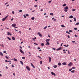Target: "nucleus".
Masks as SVG:
<instances>
[{"label": "nucleus", "mask_w": 79, "mask_h": 79, "mask_svg": "<svg viewBox=\"0 0 79 79\" xmlns=\"http://www.w3.org/2000/svg\"><path fill=\"white\" fill-rule=\"evenodd\" d=\"M79 22H78L76 23L75 24L76 25H79Z\"/></svg>", "instance_id": "nucleus-38"}, {"label": "nucleus", "mask_w": 79, "mask_h": 79, "mask_svg": "<svg viewBox=\"0 0 79 79\" xmlns=\"http://www.w3.org/2000/svg\"><path fill=\"white\" fill-rule=\"evenodd\" d=\"M7 39H8L10 40H11V38H10L9 37H8L7 38Z\"/></svg>", "instance_id": "nucleus-29"}, {"label": "nucleus", "mask_w": 79, "mask_h": 79, "mask_svg": "<svg viewBox=\"0 0 79 79\" xmlns=\"http://www.w3.org/2000/svg\"><path fill=\"white\" fill-rule=\"evenodd\" d=\"M72 11H76V9H73L72 10Z\"/></svg>", "instance_id": "nucleus-41"}, {"label": "nucleus", "mask_w": 79, "mask_h": 79, "mask_svg": "<svg viewBox=\"0 0 79 79\" xmlns=\"http://www.w3.org/2000/svg\"><path fill=\"white\" fill-rule=\"evenodd\" d=\"M73 16L72 15H71L69 17V18H73Z\"/></svg>", "instance_id": "nucleus-21"}, {"label": "nucleus", "mask_w": 79, "mask_h": 79, "mask_svg": "<svg viewBox=\"0 0 79 79\" xmlns=\"http://www.w3.org/2000/svg\"><path fill=\"white\" fill-rule=\"evenodd\" d=\"M51 74H52V75H54V76H56V74H55V73H54L53 72H51Z\"/></svg>", "instance_id": "nucleus-8"}, {"label": "nucleus", "mask_w": 79, "mask_h": 79, "mask_svg": "<svg viewBox=\"0 0 79 79\" xmlns=\"http://www.w3.org/2000/svg\"><path fill=\"white\" fill-rule=\"evenodd\" d=\"M66 5V4H64L63 5V6H65Z\"/></svg>", "instance_id": "nucleus-40"}, {"label": "nucleus", "mask_w": 79, "mask_h": 79, "mask_svg": "<svg viewBox=\"0 0 79 79\" xmlns=\"http://www.w3.org/2000/svg\"><path fill=\"white\" fill-rule=\"evenodd\" d=\"M50 45V43L48 42H47L46 44H45L46 45Z\"/></svg>", "instance_id": "nucleus-9"}, {"label": "nucleus", "mask_w": 79, "mask_h": 79, "mask_svg": "<svg viewBox=\"0 0 79 79\" xmlns=\"http://www.w3.org/2000/svg\"><path fill=\"white\" fill-rule=\"evenodd\" d=\"M58 67V66L56 65H55L54 66H53V67L54 68H56L57 67Z\"/></svg>", "instance_id": "nucleus-14"}, {"label": "nucleus", "mask_w": 79, "mask_h": 79, "mask_svg": "<svg viewBox=\"0 0 79 79\" xmlns=\"http://www.w3.org/2000/svg\"><path fill=\"white\" fill-rule=\"evenodd\" d=\"M34 7H35V8H37V5H36L34 6Z\"/></svg>", "instance_id": "nucleus-51"}, {"label": "nucleus", "mask_w": 79, "mask_h": 79, "mask_svg": "<svg viewBox=\"0 0 79 79\" xmlns=\"http://www.w3.org/2000/svg\"><path fill=\"white\" fill-rule=\"evenodd\" d=\"M38 50H39V49H40V48L38 47Z\"/></svg>", "instance_id": "nucleus-62"}, {"label": "nucleus", "mask_w": 79, "mask_h": 79, "mask_svg": "<svg viewBox=\"0 0 79 79\" xmlns=\"http://www.w3.org/2000/svg\"><path fill=\"white\" fill-rule=\"evenodd\" d=\"M31 65L32 66V67H33V68H35V67L34 66V65L32 63H31Z\"/></svg>", "instance_id": "nucleus-11"}, {"label": "nucleus", "mask_w": 79, "mask_h": 79, "mask_svg": "<svg viewBox=\"0 0 79 79\" xmlns=\"http://www.w3.org/2000/svg\"><path fill=\"white\" fill-rule=\"evenodd\" d=\"M22 11H23V10H19V12H22Z\"/></svg>", "instance_id": "nucleus-54"}, {"label": "nucleus", "mask_w": 79, "mask_h": 79, "mask_svg": "<svg viewBox=\"0 0 79 79\" xmlns=\"http://www.w3.org/2000/svg\"><path fill=\"white\" fill-rule=\"evenodd\" d=\"M34 45H38V44H37V43H34Z\"/></svg>", "instance_id": "nucleus-45"}, {"label": "nucleus", "mask_w": 79, "mask_h": 79, "mask_svg": "<svg viewBox=\"0 0 79 79\" xmlns=\"http://www.w3.org/2000/svg\"><path fill=\"white\" fill-rule=\"evenodd\" d=\"M57 44H60V43H59V41H57Z\"/></svg>", "instance_id": "nucleus-61"}, {"label": "nucleus", "mask_w": 79, "mask_h": 79, "mask_svg": "<svg viewBox=\"0 0 79 79\" xmlns=\"http://www.w3.org/2000/svg\"><path fill=\"white\" fill-rule=\"evenodd\" d=\"M31 19H32V20H34V19H35V18H34V17H33L31 18Z\"/></svg>", "instance_id": "nucleus-24"}, {"label": "nucleus", "mask_w": 79, "mask_h": 79, "mask_svg": "<svg viewBox=\"0 0 79 79\" xmlns=\"http://www.w3.org/2000/svg\"><path fill=\"white\" fill-rule=\"evenodd\" d=\"M69 32H72L73 31H72V30H69Z\"/></svg>", "instance_id": "nucleus-52"}, {"label": "nucleus", "mask_w": 79, "mask_h": 79, "mask_svg": "<svg viewBox=\"0 0 79 79\" xmlns=\"http://www.w3.org/2000/svg\"><path fill=\"white\" fill-rule=\"evenodd\" d=\"M19 51H20V52H21L22 53H23V54H24V52H23V50H21V49H20V50H19Z\"/></svg>", "instance_id": "nucleus-7"}, {"label": "nucleus", "mask_w": 79, "mask_h": 79, "mask_svg": "<svg viewBox=\"0 0 79 79\" xmlns=\"http://www.w3.org/2000/svg\"><path fill=\"white\" fill-rule=\"evenodd\" d=\"M64 11H65V12H67L68 11V9H65Z\"/></svg>", "instance_id": "nucleus-18"}, {"label": "nucleus", "mask_w": 79, "mask_h": 79, "mask_svg": "<svg viewBox=\"0 0 79 79\" xmlns=\"http://www.w3.org/2000/svg\"><path fill=\"white\" fill-rule=\"evenodd\" d=\"M66 33H67V34H70V33H69V31H67L66 32Z\"/></svg>", "instance_id": "nucleus-36"}, {"label": "nucleus", "mask_w": 79, "mask_h": 79, "mask_svg": "<svg viewBox=\"0 0 79 79\" xmlns=\"http://www.w3.org/2000/svg\"><path fill=\"white\" fill-rule=\"evenodd\" d=\"M23 16L24 18H26V15H23Z\"/></svg>", "instance_id": "nucleus-42"}, {"label": "nucleus", "mask_w": 79, "mask_h": 79, "mask_svg": "<svg viewBox=\"0 0 79 79\" xmlns=\"http://www.w3.org/2000/svg\"><path fill=\"white\" fill-rule=\"evenodd\" d=\"M58 65H59V66H61V64L59 62L58 63Z\"/></svg>", "instance_id": "nucleus-22"}, {"label": "nucleus", "mask_w": 79, "mask_h": 79, "mask_svg": "<svg viewBox=\"0 0 79 79\" xmlns=\"http://www.w3.org/2000/svg\"><path fill=\"white\" fill-rule=\"evenodd\" d=\"M38 35H39V36H40V37H42V34H40V32L38 33Z\"/></svg>", "instance_id": "nucleus-6"}, {"label": "nucleus", "mask_w": 79, "mask_h": 79, "mask_svg": "<svg viewBox=\"0 0 79 79\" xmlns=\"http://www.w3.org/2000/svg\"><path fill=\"white\" fill-rule=\"evenodd\" d=\"M61 48H62V47H60V48H58V49H56V50L57 51H59V50H61V49H61Z\"/></svg>", "instance_id": "nucleus-3"}, {"label": "nucleus", "mask_w": 79, "mask_h": 79, "mask_svg": "<svg viewBox=\"0 0 79 79\" xmlns=\"http://www.w3.org/2000/svg\"><path fill=\"white\" fill-rule=\"evenodd\" d=\"M75 72V70H73L71 71V73H74V72Z\"/></svg>", "instance_id": "nucleus-27"}, {"label": "nucleus", "mask_w": 79, "mask_h": 79, "mask_svg": "<svg viewBox=\"0 0 79 79\" xmlns=\"http://www.w3.org/2000/svg\"><path fill=\"white\" fill-rule=\"evenodd\" d=\"M26 68H27V70H28V71L31 70V69H30V68H29V67L28 66H27L26 67Z\"/></svg>", "instance_id": "nucleus-2"}, {"label": "nucleus", "mask_w": 79, "mask_h": 79, "mask_svg": "<svg viewBox=\"0 0 79 79\" xmlns=\"http://www.w3.org/2000/svg\"><path fill=\"white\" fill-rule=\"evenodd\" d=\"M14 61H17V59H15V58H14Z\"/></svg>", "instance_id": "nucleus-25"}, {"label": "nucleus", "mask_w": 79, "mask_h": 79, "mask_svg": "<svg viewBox=\"0 0 79 79\" xmlns=\"http://www.w3.org/2000/svg\"><path fill=\"white\" fill-rule=\"evenodd\" d=\"M74 20V21H75V22H76V18H73Z\"/></svg>", "instance_id": "nucleus-39"}, {"label": "nucleus", "mask_w": 79, "mask_h": 79, "mask_svg": "<svg viewBox=\"0 0 79 79\" xmlns=\"http://www.w3.org/2000/svg\"><path fill=\"white\" fill-rule=\"evenodd\" d=\"M12 26L13 27H15V26H16V24L14 23L12 25Z\"/></svg>", "instance_id": "nucleus-4"}, {"label": "nucleus", "mask_w": 79, "mask_h": 79, "mask_svg": "<svg viewBox=\"0 0 79 79\" xmlns=\"http://www.w3.org/2000/svg\"><path fill=\"white\" fill-rule=\"evenodd\" d=\"M22 58L23 60H25V57H22Z\"/></svg>", "instance_id": "nucleus-37"}, {"label": "nucleus", "mask_w": 79, "mask_h": 79, "mask_svg": "<svg viewBox=\"0 0 79 79\" xmlns=\"http://www.w3.org/2000/svg\"><path fill=\"white\" fill-rule=\"evenodd\" d=\"M38 57H39L41 59H42V58L41 57L39 56H38Z\"/></svg>", "instance_id": "nucleus-44"}, {"label": "nucleus", "mask_w": 79, "mask_h": 79, "mask_svg": "<svg viewBox=\"0 0 79 79\" xmlns=\"http://www.w3.org/2000/svg\"><path fill=\"white\" fill-rule=\"evenodd\" d=\"M64 47H68V46H69V45H68V44H67V46H66L65 45H64Z\"/></svg>", "instance_id": "nucleus-23"}, {"label": "nucleus", "mask_w": 79, "mask_h": 79, "mask_svg": "<svg viewBox=\"0 0 79 79\" xmlns=\"http://www.w3.org/2000/svg\"><path fill=\"white\" fill-rule=\"evenodd\" d=\"M26 16H29V14H26Z\"/></svg>", "instance_id": "nucleus-43"}, {"label": "nucleus", "mask_w": 79, "mask_h": 79, "mask_svg": "<svg viewBox=\"0 0 79 79\" xmlns=\"http://www.w3.org/2000/svg\"><path fill=\"white\" fill-rule=\"evenodd\" d=\"M19 48H21V49H22L23 48H22V47H21V46H19Z\"/></svg>", "instance_id": "nucleus-55"}, {"label": "nucleus", "mask_w": 79, "mask_h": 79, "mask_svg": "<svg viewBox=\"0 0 79 79\" xmlns=\"http://www.w3.org/2000/svg\"><path fill=\"white\" fill-rule=\"evenodd\" d=\"M0 55H1V56H3V53L1 52H0Z\"/></svg>", "instance_id": "nucleus-20"}, {"label": "nucleus", "mask_w": 79, "mask_h": 79, "mask_svg": "<svg viewBox=\"0 0 79 79\" xmlns=\"http://www.w3.org/2000/svg\"><path fill=\"white\" fill-rule=\"evenodd\" d=\"M12 14H15V12L14 11H13L12 12Z\"/></svg>", "instance_id": "nucleus-50"}, {"label": "nucleus", "mask_w": 79, "mask_h": 79, "mask_svg": "<svg viewBox=\"0 0 79 79\" xmlns=\"http://www.w3.org/2000/svg\"><path fill=\"white\" fill-rule=\"evenodd\" d=\"M75 37H77V35H75Z\"/></svg>", "instance_id": "nucleus-64"}, {"label": "nucleus", "mask_w": 79, "mask_h": 79, "mask_svg": "<svg viewBox=\"0 0 79 79\" xmlns=\"http://www.w3.org/2000/svg\"><path fill=\"white\" fill-rule=\"evenodd\" d=\"M49 62H51V60H52V58L50 57H49Z\"/></svg>", "instance_id": "nucleus-10"}, {"label": "nucleus", "mask_w": 79, "mask_h": 79, "mask_svg": "<svg viewBox=\"0 0 79 79\" xmlns=\"http://www.w3.org/2000/svg\"><path fill=\"white\" fill-rule=\"evenodd\" d=\"M8 3V2H6V3H5V5H7V4Z\"/></svg>", "instance_id": "nucleus-57"}, {"label": "nucleus", "mask_w": 79, "mask_h": 79, "mask_svg": "<svg viewBox=\"0 0 79 79\" xmlns=\"http://www.w3.org/2000/svg\"><path fill=\"white\" fill-rule=\"evenodd\" d=\"M20 63L22 64V65H23L24 64L23 63V62L21 61H20Z\"/></svg>", "instance_id": "nucleus-17"}, {"label": "nucleus", "mask_w": 79, "mask_h": 79, "mask_svg": "<svg viewBox=\"0 0 79 79\" xmlns=\"http://www.w3.org/2000/svg\"><path fill=\"white\" fill-rule=\"evenodd\" d=\"M1 45L2 47L3 48H4V46L3 45V44H2Z\"/></svg>", "instance_id": "nucleus-47"}, {"label": "nucleus", "mask_w": 79, "mask_h": 79, "mask_svg": "<svg viewBox=\"0 0 79 79\" xmlns=\"http://www.w3.org/2000/svg\"><path fill=\"white\" fill-rule=\"evenodd\" d=\"M41 45L42 46H44V43H42V44H41Z\"/></svg>", "instance_id": "nucleus-35"}, {"label": "nucleus", "mask_w": 79, "mask_h": 79, "mask_svg": "<svg viewBox=\"0 0 79 79\" xmlns=\"http://www.w3.org/2000/svg\"><path fill=\"white\" fill-rule=\"evenodd\" d=\"M40 64H42V61H40Z\"/></svg>", "instance_id": "nucleus-33"}, {"label": "nucleus", "mask_w": 79, "mask_h": 79, "mask_svg": "<svg viewBox=\"0 0 79 79\" xmlns=\"http://www.w3.org/2000/svg\"><path fill=\"white\" fill-rule=\"evenodd\" d=\"M61 27H65V26H64L63 25H61Z\"/></svg>", "instance_id": "nucleus-26"}, {"label": "nucleus", "mask_w": 79, "mask_h": 79, "mask_svg": "<svg viewBox=\"0 0 79 79\" xmlns=\"http://www.w3.org/2000/svg\"><path fill=\"white\" fill-rule=\"evenodd\" d=\"M32 40H35V39H36V37H35V38H33L32 39Z\"/></svg>", "instance_id": "nucleus-32"}, {"label": "nucleus", "mask_w": 79, "mask_h": 79, "mask_svg": "<svg viewBox=\"0 0 79 79\" xmlns=\"http://www.w3.org/2000/svg\"><path fill=\"white\" fill-rule=\"evenodd\" d=\"M68 54H69H69H70V52H69V51H68Z\"/></svg>", "instance_id": "nucleus-59"}, {"label": "nucleus", "mask_w": 79, "mask_h": 79, "mask_svg": "<svg viewBox=\"0 0 79 79\" xmlns=\"http://www.w3.org/2000/svg\"><path fill=\"white\" fill-rule=\"evenodd\" d=\"M63 65H66V62H63L62 63Z\"/></svg>", "instance_id": "nucleus-15"}, {"label": "nucleus", "mask_w": 79, "mask_h": 79, "mask_svg": "<svg viewBox=\"0 0 79 79\" xmlns=\"http://www.w3.org/2000/svg\"><path fill=\"white\" fill-rule=\"evenodd\" d=\"M53 50H56V48H52Z\"/></svg>", "instance_id": "nucleus-58"}, {"label": "nucleus", "mask_w": 79, "mask_h": 79, "mask_svg": "<svg viewBox=\"0 0 79 79\" xmlns=\"http://www.w3.org/2000/svg\"><path fill=\"white\" fill-rule=\"evenodd\" d=\"M64 9H67V10H68V9L69 8L68 6H66L64 7Z\"/></svg>", "instance_id": "nucleus-16"}, {"label": "nucleus", "mask_w": 79, "mask_h": 79, "mask_svg": "<svg viewBox=\"0 0 79 79\" xmlns=\"http://www.w3.org/2000/svg\"><path fill=\"white\" fill-rule=\"evenodd\" d=\"M50 15H51V16H53V13H50Z\"/></svg>", "instance_id": "nucleus-28"}, {"label": "nucleus", "mask_w": 79, "mask_h": 79, "mask_svg": "<svg viewBox=\"0 0 79 79\" xmlns=\"http://www.w3.org/2000/svg\"><path fill=\"white\" fill-rule=\"evenodd\" d=\"M3 53H6V54H7V53H6V51H4Z\"/></svg>", "instance_id": "nucleus-34"}, {"label": "nucleus", "mask_w": 79, "mask_h": 79, "mask_svg": "<svg viewBox=\"0 0 79 79\" xmlns=\"http://www.w3.org/2000/svg\"><path fill=\"white\" fill-rule=\"evenodd\" d=\"M45 41L46 42H49V41H50V39H47L45 40Z\"/></svg>", "instance_id": "nucleus-13"}, {"label": "nucleus", "mask_w": 79, "mask_h": 79, "mask_svg": "<svg viewBox=\"0 0 79 79\" xmlns=\"http://www.w3.org/2000/svg\"><path fill=\"white\" fill-rule=\"evenodd\" d=\"M72 65H73V64H72L71 62H70V63L68 64V65H69V66H71Z\"/></svg>", "instance_id": "nucleus-5"}, {"label": "nucleus", "mask_w": 79, "mask_h": 79, "mask_svg": "<svg viewBox=\"0 0 79 79\" xmlns=\"http://www.w3.org/2000/svg\"><path fill=\"white\" fill-rule=\"evenodd\" d=\"M67 37H68V38H70V36H69V35H68L67 36Z\"/></svg>", "instance_id": "nucleus-53"}, {"label": "nucleus", "mask_w": 79, "mask_h": 79, "mask_svg": "<svg viewBox=\"0 0 79 79\" xmlns=\"http://www.w3.org/2000/svg\"><path fill=\"white\" fill-rule=\"evenodd\" d=\"M12 39L13 40H15V38L14 37H12Z\"/></svg>", "instance_id": "nucleus-19"}, {"label": "nucleus", "mask_w": 79, "mask_h": 79, "mask_svg": "<svg viewBox=\"0 0 79 79\" xmlns=\"http://www.w3.org/2000/svg\"><path fill=\"white\" fill-rule=\"evenodd\" d=\"M74 30H77V28H74Z\"/></svg>", "instance_id": "nucleus-49"}, {"label": "nucleus", "mask_w": 79, "mask_h": 79, "mask_svg": "<svg viewBox=\"0 0 79 79\" xmlns=\"http://www.w3.org/2000/svg\"><path fill=\"white\" fill-rule=\"evenodd\" d=\"M8 18V16H6L5 17V18H3L2 19V21H5L6 19V18Z\"/></svg>", "instance_id": "nucleus-1"}, {"label": "nucleus", "mask_w": 79, "mask_h": 79, "mask_svg": "<svg viewBox=\"0 0 79 79\" xmlns=\"http://www.w3.org/2000/svg\"><path fill=\"white\" fill-rule=\"evenodd\" d=\"M7 35H12L10 33V32H8L7 33Z\"/></svg>", "instance_id": "nucleus-12"}, {"label": "nucleus", "mask_w": 79, "mask_h": 79, "mask_svg": "<svg viewBox=\"0 0 79 79\" xmlns=\"http://www.w3.org/2000/svg\"><path fill=\"white\" fill-rule=\"evenodd\" d=\"M76 68H75V67H72V69H75Z\"/></svg>", "instance_id": "nucleus-31"}, {"label": "nucleus", "mask_w": 79, "mask_h": 79, "mask_svg": "<svg viewBox=\"0 0 79 79\" xmlns=\"http://www.w3.org/2000/svg\"><path fill=\"white\" fill-rule=\"evenodd\" d=\"M6 58V59H7V60H8L9 58L7 56H5Z\"/></svg>", "instance_id": "nucleus-46"}, {"label": "nucleus", "mask_w": 79, "mask_h": 79, "mask_svg": "<svg viewBox=\"0 0 79 79\" xmlns=\"http://www.w3.org/2000/svg\"><path fill=\"white\" fill-rule=\"evenodd\" d=\"M11 66L12 67V68H13L14 67V65L13 64H12V65Z\"/></svg>", "instance_id": "nucleus-60"}, {"label": "nucleus", "mask_w": 79, "mask_h": 79, "mask_svg": "<svg viewBox=\"0 0 79 79\" xmlns=\"http://www.w3.org/2000/svg\"><path fill=\"white\" fill-rule=\"evenodd\" d=\"M72 69H69V71H72Z\"/></svg>", "instance_id": "nucleus-48"}, {"label": "nucleus", "mask_w": 79, "mask_h": 79, "mask_svg": "<svg viewBox=\"0 0 79 79\" xmlns=\"http://www.w3.org/2000/svg\"><path fill=\"white\" fill-rule=\"evenodd\" d=\"M47 27V26H45V27H44V29H46Z\"/></svg>", "instance_id": "nucleus-30"}, {"label": "nucleus", "mask_w": 79, "mask_h": 79, "mask_svg": "<svg viewBox=\"0 0 79 79\" xmlns=\"http://www.w3.org/2000/svg\"><path fill=\"white\" fill-rule=\"evenodd\" d=\"M13 75L14 76H15V73H13Z\"/></svg>", "instance_id": "nucleus-63"}, {"label": "nucleus", "mask_w": 79, "mask_h": 79, "mask_svg": "<svg viewBox=\"0 0 79 79\" xmlns=\"http://www.w3.org/2000/svg\"><path fill=\"white\" fill-rule=\"evenodd\" d=\"M76 41H72V42L73 43H74Z\"/></svg>", "instance_id": "nucleus-56"}]
</instances>
